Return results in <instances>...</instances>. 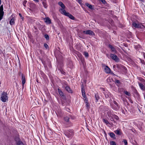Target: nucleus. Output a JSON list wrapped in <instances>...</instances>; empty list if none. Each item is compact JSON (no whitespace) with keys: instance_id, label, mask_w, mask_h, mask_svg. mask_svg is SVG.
Returning <instances> with one entry per match:
<instances>
[{"instance_id":"obj_1","label":"nucleus","mask_w":145,"mask_h":145,"mask_svg":"<svg viewBox=\"0 0 145 145\" xmlns=\"http://www.w3.org/2000/svg\"><path fill=\"white\" fill-rule=\"evenodd\" d=\"M65 135L68 137L72 138L74 135V131L72 129H68L64 132Z\"/></svg>"},{"instance_id":"obj_2","label":"nucleus","mask_w":145,"mask_h":145,"mask_svg":"<svg viewBox=\"0 0 145 145\" xmlns=\"http://www.w3.org/2000/svg\"><path fill=\"white\" fill-rule=\"evenodd\" d=\"M113 102L114 105L112 103H110V105L111 108L115 110H119L120 106L114 100L113 101Z\"/></svg>"},{"instance_id":"obj_3","label":"nucleus","mask_w":145,"mask_h":145,"mask_svg":"<svg viewBox=\"0 0 145 145\" xmlns=\"http://www.w3.org/2000/svg\"><path fill=\"white\" fill-rule=\"evenodd\" d=\"M61 13L69 17L72 20H74V17L71 14L68 12H67L64 9H61Z\"/></svg>"},{"instance_id":"obj_4","label":"nucleus","mask_w":145,"mask_h":145,"mask_svg":"<svg viewBox=\"0 0 145 145\" xmlns=\"http://www.w3.org/2000/svg\"><path fill=\"white\" fill-rule=\"evenodd\" d=\"M1 101L3 102H5L6 100H8V97L7 93L3 92L2 94L1 97Z\"/></svg>"},{"instance_id":"obj_5","label":"nucleus","mask_w":145,"mask_h":145,"mask_svg":"<svg viewBox=\"0 0 145 145\" xmlns=\"http://www.w3.org/2000/svg\"><path fill=\"white\" fill-rule=\"evenodd\" d=\"M102 67L104 68L105 72L106 73H110L111 72V70L110 68L107 66L105 65L104 64H102Z\"/></svg>"},{"instance_id":"obj_6","label":"nucleus","mask_w":145,"mask_h":145,"mask_svg":"<svg viewBox=\"0 0 145 145\" xmlns=\"http://www.w3.org/2000/svg\"><path fill=\"white\" fill-rule=\"evenodd\" d=\"M110 57L112 59L114 60L116 62H118L119 61V59L116 55L110 54Z\"/></svg>"},{"instance_id":"obj_7","label":"nucleus","mask_w":145,"mask_h":145,"mask_svg":"<svg viewBox=\"0 0 145 145\" xmlns=\"http://www.w3.org/2000/svg\"><path fill=\"white\" fill-rule=\"evenodd\" d=\"M3 9V6L2 5L0 7V21L3 18L4 14Z\"/></svg>"},{"instance_id":"obj_8","label":"nucleus","mask_w":145,"mask_h":145,"mask_svg":"<svg viewBox=\"0 0 145 145\" xmlns=\"http://www.w3.org/2000/svg\"><path fill=\"white\" fill-rule=\"evenodd\" d=\"M17 145H24L22 142L20 140L19 138L16 137L15 139Z\"/></svg>"},{"instance_id":"obj_9","label":"nucleus","mask_w":145,"mask_h":145,"mask_svg":"<svg viewBox=\"0 0 145 145\" xmlns=\"http://www.w3.org/2000/svg\"><path fill=\"white\" fill-rule=\"evenodd\" d=\"M101 89L102 90L105 91V92H103V93L105 95V96L106 98H108L109 97V96L110 94V93L108 91H105L104 89L103 88H101Z\"/></svg>"},{"instance_id":"obj_10","label":"nucleus","mask_w":145,"mask_h":145,"mask_svg":"<svg viewBox=\"0 0 145 145\" xmlns=\"http://www.w3.org/2000/svg\"><path fill=\"white\" fill-rule=\"evenodd\" d=\"M132 25L135 28H141L142 26L140 23L137 24L135 22H133L132 24Z\"/></svg>"},{"instance_id":"obj_11","label":"nucleus","mask_w":145,"mask_h":145,"mask_svg":"<svg viewBox=\"0 0 145 145\" xmlns=\"http://www.w3.org/2000/svg\"><path fill=\"white\" fill-rule=\"evenodd\" d=\"M58 4L62 8H60L59 10V11L61 13V9H64L65 8V5L63 4L61 2H59L58 3Z\"/></svg>"},{"instance_id":"obj_12","label":"nucleus","mask_w":145,"mask_h":145,"mask_svg":"<svg viewBox=\"0 0 145 145\" xmlns=\"http://www.w3.org/2000/svg\"><path fill=\"white\" fill-rule=\"evenodd\" d=\"M84 100L85 101L86 108L88 110L89 108V105L88 102V99H84Z\"/></svg>"},{"instance_id":"obj_13","label":"nucleus","mask_w":145,"mask_h":145,"mask_svg":"<svg viewBox=\"0 0 145 145\" xmlns=\"http://www.w3.org/2000/svg\"><path fill=\"white\" fill-rule=\"evenodd\" d=\"M58 91L59 95L61 97L63 98L65 97V96L64 95L63 92L60 89L58 88Z\"/></svg>"},{"instance_id":"obj_14","label":"nucleus","mask_w":145,"mask_h":145,"mask_svg":"<svg viewBox=\"0 0 145 145\" xmlns=\"http://www.w3.org/2000/svg\"><path fill=\"white\" fill-rule=\"evenodd\" d=\"M109 48L111 49L112 52H114V53H115L116 52V50L113 47L112 45L109 44L108 45Z\"/></svg>"},{"instance_id":"obj_15","label":"nucleus","mask_w":145,"mask_h":145,"mask_svg":"<svg viewBox=\"0 0 145 145\" xmlns=\"http://www.w3.org/2000/svg\"><path fill=\"white\" fill-rule=\"evenodd\" d=\"M44 20H45V22L46 23L48 24H50L51 23V20L49 18L47 17L45 19H44Z\"/></svg>"},{"instance_id":"obj_16","label":"nucleus","mask_w":145,"mask_h":145,"mask_svg":"<svg viewBox=\"0 0 145 145\" xmlns=\"http://www.w3.org/2000/svg\"><path fill=\"white\" fill-rule=\"evenodd\" d=\"M115 133L117 135H121L122 134L120 129H117L114 131Z\"/></svg>"},{"instance_id":"obj_17","label":"nucleus","mask_w":145,"mask_h":145,"mask_svg":"<svg viewBox=\"0 0 145 145\" xmlns=\"http://www.w3.org/2000/svg\"><path fill=\"white\" fill-rule=\"evenodd\" d=\"M109 135L111 137V138H114V139H116V138H115V134L112 133V132H110L108 133Z\"/></svg>"},{"instance_id":"obj_18","label":"nucleus","mask_w":145,"mask_h":145,"mask_svg":"<svg viewBox=\"0 0 145 145\" xmlns=\"http://www.w3.org/2000/svg\"><path fill=\"white\" fill-rule=\"evenodd\" d=\"M86 34L89 35H94V33L92 31L90 30L86 31Z\"/></svg>"},{"instance_id":"obj_19","label":"nucleus","mask_w":145,"mask_h":145,"mask_svg":"<svg viewBox=\"0 0 145 145\" xmlns=\"http://www.w3.org/2000/svg\"><path fill=\"white\" fill-rule=\"evenodd\" d=\"M65 89L69 93H72V90L70 87L69 86H66L65 87Z\"/></svg>"},{"instance_id":"obj_20","label":"nucleus","mask_w":145,"mask_h":145,"mask_svg":"<svg viewBox=\"0 0 145 145\" xmlns=\"http://www.w3.org/2000/svg\"><path fill=\"white\" fill-rule=\"evenodd\" d=\"M95 102H97L99 99V97L98 93H96L95 94Z\"/></svg>"},{"instance_id":"obj_21","label":"nucleus","mask_w":145,"mask_h":145,"mask_svg":"<svg viewBox=\"0 0 145 145\" xmlns=\"http://www.w3.org/2000/svg\"><path fill=\"white\" fill-rule=\"evenodd\" d=\"M103 121V122L105 123L106 125H108L110 124V123L106 119L103 118L102 119Z\"/></svg>"},{"instance_id":"obj_22","label":"nucleus","mask_w":145,"mask_h":145,"mask_svg":"<svg viewBox=\"0 0 145 145\" xmlns=\"http://www.w3.org/2000/svg\"><path fill=\"white\" fill-rule=\"evenodd\" d=\"M69 118L67 116H65L64 117V120L66 122L69 123Z\"/></svg>"},{"instance_id":"obj_23","label":"nucleus","mask_w":145,"mask_h":145,"mask_svg":"<svg viewBox=\"0 0 145 145\" xmlns=\"http://www.w3.org/2000/svg\"><path fill=\"white\" fill-rule=\"evenodd\" d=\"M85 5L86 6L88 7L89 8L91 9H93V8L92 6V5L89 4L88 3H86Z\"/></svg>"},{"instance_id":"obj_24","label":"nucleus","mask_w":145,"mask_h":145,"mask_svg":"<svg viewBox=\"0 0 145 145\" xmlns=\"http://www.w3.org/2000/svg\"><path fill=\"white\" fill-rule=\"evenodd\" d=\"M20 74L21 75V80L22 82H25V78L24 76V74L22 73L21 72L20 73Z\"/></svg>"},{"instance_id":"obj_25","label":"nucleus","mask_w":145,"mask_h":145,"mask_svg":"<svg viewBox=\"0 0 145 145\" xmlns=\"http://www.w3.org/2000/svg\"><path fill=\"white\" fill-rule=\"evenodd\" d=\"M81 92L82 93L84 92H85V88L84 84H82L81 85Z\"/></svg>"},{"instance_id":"obj_26","label":"nucleus","mask_w":145,"mask_h":145,"mask_svg":"<svg viewBox=\"0 0 145 145\" xmlns=\"http://www.w3.org/2000/svg\"><path fill=\"white\" fill-rule=\"evenodd\" d=\"M139 85L140 88L142 90H144L145 89L144 86L143 84L141 83H139Z\"/></svg>"},{"instance_id":"obj_27","label":"nucleus","mask_w":145,"mask_h":145,"mask_svg":"<svg viewBox=\"0 0 145 145\" xmlns=\"http://www.w3.org/2000/svg\"><path fill=\"white\" fill-rule=\"evenodd\" d=\"M42 4L43 5V6L45 8H46L47 7V5L46 4V1H43L42 2Z\"/></svg>"},{"instance_id":"obj_28","label":"nucleus","mask_w":145,"mask_h":145,"mask_svg":"<svg viewBox=\"0 0 145 145\" xmlns=\"http://www.w3.org/2000/svg\"><path fill=\"white\" fill-rule=\"evenodd\" d=\"M10 24L11 25L14 24V18H12L10 21Z\"/></svg>"},{"instance_id":"obj_29","label":"nucleus","mask_w":145,"mask_h":145,"mask_svg":"<svg viewBox=\"0 0 145 145\" xmlns=\"http://www.w3.org/2000/svg\"><path fill=\"white\" fill-rule=\"evenodd\" d=\"M107 114L108 116L109 117H111V115H112L113 114L112 113L111 111H108L107 113Z\"/></svg>"},{"instance_id":"obj_30","label":"nucleus","mask_w":145,"mask_h":145,"mask_svg":"<svg viewBox=\"0 0 145 145\" xmlns=\"http://www.w3.org/2000/svg\"><path fill=\"white\" fill-rule=\"evenodd\" d=\"M124 93L126 95L130 96L131 95L130 93L127 91H124Z\"/></svg>"},{"instance_id":"obj_31","label":"nucleus","mask_w":145,"mask_h":145,"mask_svg":"<svg viewBox=\"0 0 145 145\" xmlns=\"http://www.w3.org/2000/svg\"><path fill=\"white\" fill-rule=\"evenodd\" d=\"M110 145H116V142L114 141H111L110 142Z\"/></svg>"},{"instance_id":"obj_32","label":"nucleus","mask_w":145,"mask_h":145,"mask_svg":"<svg viewBox=\"0 0 145 145\" xmlns=\"http://www.w3.org/2000/svg\"><path fill=\"white\" fill-rule=\"evenodd\" d=\"M82 94L83 97L85 99H87L86 97V93L85 92L83 93H82Z\"/></svg>"},{"instance_id":"obj_33","label":"nucleus","mask_w":145,"mask_h":145,"mask_svg":"<svg viewBox=\"0 0 145 145\" xmlns=\"http://www.w3.org/2000/svg\"><path fill=\"white\" fill-rule=\"evenodd\" d=\"M113 115L114 119H115L116 120H118L119 119V118L117 116L114 115V114H113Z\"/></svg>"},{"instance_id":"obj_34","label":"nucleus","mask_w":145,"mask_h":145,"mask_svg":"<svg viewBox=\"0 0 145 145\" xmlns=\"http://www.w3.org/2000/svg\"><path fill=\"white\" fill-rule=\"evenodd\" d=\"M78 36L79 37L81 38L82 39H85V36L83 35H81L80 34H79Z\"/></svg>"},{"instance_id":"obj_35","label":"nucleus","mask_w":145,"mask_h":145,"mask_svg":"<svg viewBox=\"0 0 145 145\" xmlns=\"http://www.w3.org/2000/svg\"><path fill=\"white\" fill-rule=\"evenodd\" d=\"M111 116H112L111 117H109V118L110 120L111 121H114V117H113V116H114L113 114Z\"/></svg>"},{"instance_id":"obj_36","label":"nucleus","mask_w":145,"mask_h":145,"mask_svg":"<svg viewBox=\"0 0 145 145\" xmlns=\"http://www.w3.org/2000/svg\"><path fill=\"white\" fill-rule=\"evenodd\" d=\"M27 2V1L26 0H24L23 2V5L25 7H26V5L25 4H26Z\"/></svg>"},{"instance_id":"obj_37","label":"nucleus","mask_w":145,"mask_h":145,"mask_svg":"<svg viewBox=\"0 0 145 145\" xmlns=\"http://www.w3.org/2000/svg\"><path fill=\"white\" fill-rule=\"evenodd\" d=\"M44 37H45V38H46V39L47 40H48L49 39V36L48 35H47V34L45 35V36H44Z\"/></svg>"},{"instance_id":"obj_38","label":"nucleus","mask_w":145,"mask_h":145,"mask_svg":"<svg viewBox=\"0 0 145 145\" xmlns=\"http://www.w3.org/2000/svg\"><path fill=\"white\" fill-rule=\"evenodd\" d=\"M121 68L123 69L124 71V72H125L126 71V68L125 67L123 66H121Z\"/></svg>"},{"instance_id":"obj_39","label":"nucleus","mask_w":145,"mask_h":145,"mask_svg":"<svg viewBox=\"0 0 145 145\" xmlns=\"http://www.w3.org/2000/svg\"><path fill=\"white\" fill-rule=\"evenodd\" d=\"M84 54L85 57H88V53L86 52H84Z\"/></svg>"},{"instance_id":"obj_40","label":"nucleus","mask_w":145,"mask_h":145,"mask_svg":"<svg viewBox=\"0 0 145 145\" xmlns=\"http://www.w3.org/2000/svg\"><path fill=\"white\" fill-rule=\"evenodd\" d=\"M123 142L124 143L125 145H127V140L125 139H124L123 140Z\"/></svg>"},{"instance_id":"obj_41","label":"nucleus","mask_w":145,"mask_h":145,"mask_svg":"<svg viewBox=\"0 0 145 145\" xmlns=\"http://www.w3.org/2000/svg\"><path fill=\"white\" fill-rule=\"evenodd\" d=\"M44 46L46 49H47L49 47L48 44L46 43H45L44 44Z\"/></svg>"},{"instance_id":"obj_42","label":"nucleus","mask_w":145,"mask_h":145,"mask_svg":"<svg viewBox=\"0 0 145 145\" xmlns=\"http://www.w3.org/2000/svg\"><path fill=\"white\" fill-rule=\"evenodd\" d=\"M120 83L121 82H115V84L117 86L119 87Z\"/></svg>"},{"instance_id":"obj_43","label":"nucleus","mask_w":145,"mask_h":145,"mask_svg":"<svg viewBox=\"0 0 145 145\" xmlns=\"http://www.w3.org/2000/svg\"><path fill=\"white\" fill-rule=\"evenodd\" d=\"M19 15L20 16V17L23 20V19L24 18V17H23L22 16V15L20 13H19Z\"/></svg>"},{"instance_id":"obj_44","label":"nucleus","mask_w":145,"mask_h":145,"mask_svg":"<svg viewBox=\"0 0 145 145\" xmlns=\"http://www.w3.org/2000/svg\"><path fill=\"white\" fill-rule=\"evenodd\" d=\"M101 2L104 4H105L106 2V1L105 0H101Z\"/></svg>"},{"instance_id":"obj_45","label":"nucleus","mask_w":145,"mask_h":145,"mask_svg":"<svg viewBox=\"0 0 145 145\" xmlns=\"http://www.w3.org/2000/svg\"><path fill=\"white\" fill-rule=\"evenodd\" d=\"M25 82H22V87H23V88H24V84H25Z\"/></svg>"},{"instance_id":"obj_46","label":"nucleus","mask_w":145,"mask_h":145,"mask_svg":"<svg viewBox=\"0 0 145 145\" xmlns=\"http://www.w3.org/2000/svg\"><path fill=\"white\" fill-rule=\"evenodd\" d=\"M83 33L86 34V31H83Z\"/></svg>"},{"instance_id":"obj_47","label":"nucleus","mask_w":145,"mask_h":145,"mask_svg":"<svg viewBox=\"0 0 145 145\" xmlns=\"http://www.w3.org/2000/svg\"><path fill=\"white\" fill-rule=\"evenodd\" d=\"M130 103H133V101H132L131 100H130Z\"/></svg>"},{"instance_id":"obj_48","label":"nucleus","mask_w":145,"mask_h":145,"mask_svg":"<svg viewBox=\"0 0 145 145\" xmlns=\"http://www.w3.org/2000/svg\"><path fill=\"white\" fill-rule=\"evenodd\" d=\"M133 88H134V89H135V92H137V90L135 89V88H134V87H133Z\"/></svg>"},{"instance_id":"obj_49","label":"nucleus","mask_w":145,"mask_h":145,"mask_svg":"<svg viewBox=\"0 0 145 145\" xmlns=\"http://www.w3.org/2000/svg\"><path fill=\"white\" fill-rule=\"evenodd\" d=\"M32 5H34V7L35 6V4H32Z\"/></svg>"},{"instance_id":"obj_50","label":"nucleus","mask_w":145,"mask_h":145,"mask_svg":"<svg viewBox=\"0 0 145 145\" xmlns=\"http://www.w3.org/2000/svg\"><path fill=\"white\" fill-rule=\"evenodd\" d=\"M41 0L42 1V2H43V1H46L45 0Z\"/></svg>"},{"instance_id":"obj_51","label":"nucleus","mask_w":145,"mask_h":145,"mask_svg":"<svg viewBox=\"0 0 145 145\" xmlns=\"http://www.w3.org/2000/svg\"><path fill=\"white\" fill-rule=\"evenodd\" d=\"M140 1L142 2H143L144 0H140Z\"/></svg>"},{"instance_id":"obj_52","label":"nucleus","mask_w":145,"mask_h":145,"mask_svg":"<svg viewBox=\"0 0 145 145\" xmlns=\"http://www.w3.org/2000/svg\"><path fill=\"white\" fill-rule=\"evenodd\" d=\"M81 0H79V2L80 3V1H81Z\"/></svg>"},{"instance_id":"obj_53","label":"nucleus","mask_w":145,"mask_h":145,"mask_svg":"<svg viewBox=\"0 0 145 145\" xmlns=\"http://www.w3.org/2000/svg\"><path fill=\"white\" fill-rule=\"evenodd\" d=\"M116 82H119V81L118 80H117L116 81Z\"/></svg>"},{"instance_id":"obj_54","label":"nucleus","mask_w":145,"mask_h":145,"mask_svg":"<svg viewBox=\"0 0 145 145\" xmlns=\"http://www.w3.org/2000/svg\"><path fill=\"white\" fill-rule=\"evenodd\" d=\"M104 133L106 134V132L105 131H104Z\"/></svg>"},{"instance_id":"obj_55","label":"nucleus","mask_w":145,"mask_h":145,"mask_svg":"<svg viewBox=\"0 0 145 145\" xmlns=\"http://www.w3.org/2000/svg\"><path fill=\"white\" fill-rule=\"evenodd\" d=\"M117 66L118 67V66L117 65Z\"/></svg>"},{"instance_id":"obj_56","label":"nucleus","mask_w":145,"mask_h":145,"mask_svg":"<svg viewBox=\"0 0 145 145\" xmlns=\"http://www.w3.org/2000/svg\"><path fill=\"white\" fill-rule=\"evenodd\" d=\"M117 66L118 67V66L117 65Z\"/></svg>"},{"instance_id":"obj_57","label":"nucleus","mask_w":145,"mask_h":145,"mask_svg":"<svg viewBox=\"0 0 145 145\" xmlns=\"http://www.w3.org/2000/svg\"><path fill=\"white\" fill-rule=\"evenodd\" d=\"M117 66L118 67V66L117 65Z\"/></svg>"},{"instance_id":"obj_58","label":"nucleus","mask_w":145,"mask_h":145,"mask_svg":"<svg viewBox=\"0 0 145 145\" xmlns=\"http://www.w3.org/2000/svg\"><path fill=\"white\" fill-rule=\"evenodd\" d=\"M108 79L107 80V81H108Z\"/></svg>"}]
</instances>
